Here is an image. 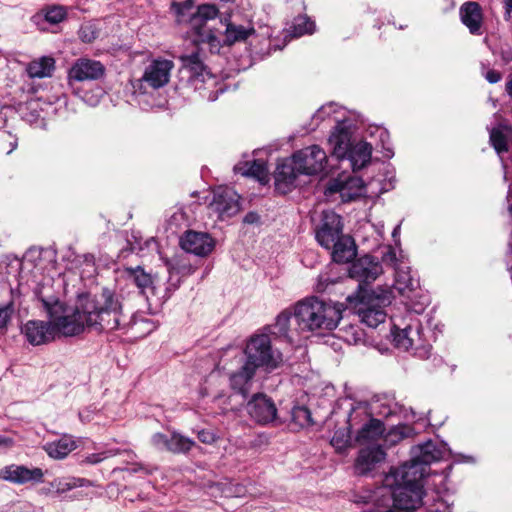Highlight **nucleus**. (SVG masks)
Listing matches in <instances>:
<instances>
[{"instance_id":"obj_1","label":"nucleus","mask_w":512,"mask_h":512,"mask_svg":"<svg viewBox=\"0 0 512 512\" xmlns=\"http://www.w3.org/2000/svg\"><path fill=\"white\" fill-rule=\"evenodd\" d=\"M42 306L50 321L63 336H76L85 327L102 332L126 330L134 324L133 315H126L120 296L112 289L103 287L100 292L78 294L71 313L58 298H41Z\"/></svg>"},{"instance_id":"obj_2","label":"nucleus","mask_w":512,"mask_h":512,"mask_svg":"<svg viewBox=\"0 0 512 512\" xmlns=\"http://www.w3.org/2000/svg\"><path fill=\"white\" fill-rule=\"evenodd\" d=\"M430 444L422 447L421 457L404 463L394 472L395 486L392 489V509L396 512H416L423 504L424 478L428 465L437 459L430 451Z\"/></svg>"},{"instance_id":"obj_3","label":"nucleus","mask_w":512,"mask_h":512,"mask_svg":"<svg viewBox=\"0 0 512 512\" xmlns=\"http://www.w3.org/2000/svg\"><path fill=\"white\" fill-rule=\"evenodd\" d=\"M293 308L299 332L331 331L338 326L345 310L341 303L326 302L315 296L298 301Z\"/></svg>"},{"instance_id":"obj_4","label":"nucleus","mask_w":512,"mask_h":512,"mask_svg":"<svg viewBox=\"0 0 512 512\" xmlns=\"http://www.w3.org/2000/svg\"><path fill=\"white\" fill-rule=\"evenodd\" d=\"M332 154L340 160L347 159L354 172L361 170L370 163L371 144L365 141L355 143L352 132L344 123H338L329 137Z\"/></svg>"},{"instance_id":"obj_5","label":"nucleus","mask_w":512,"mask_h":512,"mask_svg":"<svg viewBox=\"0 0 512 512\" xmlns=\"http://www.w3.org/2000/svg\"><path fill=\"white\" fill-rule=\"evenodd\" d=\"M347 303L356 310L361 321L371 328H376L386 319L384 308L390 304L388 291L376 292L360 286L352 295L346 298Z\"/></svg>"},{"instance_id":"obj_6","label":"nucleus","mask_w":512,"mask_h":512,"mask_svg":"<svg viewBox=\"0 0 512 512\" xmlns=\"http://www.w3.org/2000/svg\"><path fill=\"white\" fill-rule=\"evenodd\" d=\"M244 354L248 365L254 370L262 369L265 372H272L277 369L281 362V353L274 350L271 338L267 333L252 335L246 343Z\"/></svg>"},{"instance_id":"obj_7","label":"nucleus","mask_w":512,"mask_h":512,"mask_svg":"<svg viewBox=\"0 0 512 512\" xmlns=\"http://www.w3.org/2000/svg\"><path fill=\"white\" fill-rule=\"evenodd\" d=\"M174 68V62L164 58L153 59L145 68L142 77L135 80L132 85L136 91L145 93L144 84L153 89H159L170 81V74Z\"/></svg>"},{"instance_id":"obj_8","label":"nucleus","mask_w":512,"mask_h":512,"mask_svg":"<svg viewBox=\"0 0 512 512\" xmlns=\"http://www.w3.org/2000/svg\"><path fill=\"white\" fill-rule=\"evenodd\" d=\"M303 175H317L327 164L326 152L318 145H311L294 152L291 156Z\"/></svg>"},{"instance_id":"obj_9","label":"nucleus","mask_w":512,"mask_h":512,"mask_svg":"<svg viewBox=\"0 0 512 512\" xmlns=\"http://www.w3.org/2000/svg\"><path fill=\"white\" fill-rule=\"evenodd\" d=\"M382 272L383 269L379 260L369 254L352 260V264L348 270L349 277L359 282L358 289L360 286L371 289L370 284L375 281Z\"/></svg>"},{"instance_id":"obj_10","label":"nucleus","mask_w":512,"mask_h":512,"mask_svg":"<svg viewBox=\"0 0 512 512\" xmlns=\"http://www.w3.org/2000/svg\"><path fill=\"white\" fill-rule=\"evenodd\" d=\"M246 411L259 425H269L277 419V408L274 400L265 393H255L246 400Z\"/></svg>"},{"instance_id":"obj_11","label":"nucleus","mask_w":512,"mask_h":512,"mask_svg":"<svg viewBox=\"0 0 512 512\" xmlns=\"http://www.w3.org/2000/svg\"><path fill=\"white\" fill-rule=\"evenodd\" d=\"M343 235L341 216L333 211H323L321 222L315 230L318 244L325 249H330Z\"/></svg>"},{"instance_id":"obj_12","label":"nucleus","mask_w":512,"mask_h":512,"mask_svg":"<svg viewBox=\"0 0 512 512\" xmlns=\"http://www.w3.org/2000/svg\"><path fill=\"white\" fill-rule=\"evenodd\" d=\"M292 157L277 162L273 172L274 189L280 195H286L297 187V178L301 175Z\"/></svg>"},{"instance_id":"obj_13","label":"nucleus","mask_w":512,"mask_h":512,"mask_svg":"<svg viewBox=\"0 0 512 512\" xmlns=\"http://www.w3.org/2000/svg\"><path fill=\"white\" fill-rule=\"evenodd\" d=\"M240 196L231 188L217 187L213 191L210 209L218 214L220 220L235 216L240 211Z\"/></svg>"},{"instance_id":"obj_14","label":"nucleus","mask_w":512,"mask_h":512,"mask_svg":"<svg viewBox=\"0 0 512 512\" xmlns=\"http://www.w3.org/2000/svg\"><path fill=\"white\" fill-rule=\"evenodd\" d=\"M21 333L33 346L48 344L61 334L52 322L43 320H28L21 326Z\"/></svg>"},{"instance_id":"obj_15","label":"nucleus","mask_w":512,"mask_h":512,"mask_svg":"<svg viewBox=\"0 0 512 512\" xmlns=\"http://www.w3.org/2000/svg\"><path fill=\"white\" fill-rule=\"evenodd\" d=\"M180 246L189 253L204 257L213 251L215 241L206 232L188 230L180 237Z\"/></svg>"},{"instance_id":"obj_16","label":"nucleus","mask_w":512,"mask_h":512,"mask_svg":"<svg viewBox=\"0 0 512 512\" xmlns=\"http://www.w3.org/2000/svg\"><path fill=\"white\" fill-rule=\"evenodd\" d=\"M44 473L39 467L32 469L24 465L11 464L0 470V478L18 485L43 482Z\"/></svg>"},{"instance_id":"obj_17","label":"nucleus","mask_w":512,"mask_h":512,"mask_svg":"<svg viewBox=\"0 0 512 512\" xmlns=\"http://www.w3.org/2000/svg\"><path fill=\"white\" fill-rule=\"evenodd\" d=\"M105 66L100 62L88 58L77 59L68 72L70 81L99 80L105 74Z\"/></svg>"},{"instance_id":"obj_18","label":"nucleus","mask_w":512,"mask_h":512,"mask_svg":"<svg viewBox=\"0 0 512 512\" xmlns=\"http://www.w3.org/2000/svg\"><path fill=\"white\" fill-rule=\"evenodd\" d=\"M391 335L396 348L408 351L421 345L422 327L419 322L409 324L403 329L394 325L391 329Z\"/></svg>"},{"instance_id":"obj_19","label":"nucleus","mask_w":512,"mask_h":512,"mask_svg":"<svg viewBox=\"0 0 512 512\" xmlns=\"http://www.w3.org/2000/svg\"><path fill=\"white\" fill-rule=\"evenodd\" d=\"M386 452L380 445H368L360 449L354 468L358 475H367L377 463L385 459Z\"/></svg>"},{"instance_id":"obj_20","label":"nucleus","mask_w":512,"mask_h":512,"mask_svg":"<svg viewBox=\"0 0 512 512\" xmlns=\"http://www.w3.org/2000/svg\"><path fill=\"white\" fill-rule=\"evenodd\" d=\"M256 370L246 364L233 372L229 377V386L235 395L242 397L241 405L245 403L251 391L252 381L256 374Z\"/></svg>"},{"instance_id":"obj_21","label":"nucleus","mask_w":512,"mask_h":512,"mask_svg":"<svg viewBox=\"0 0 512 512\" xmlns=\"http://www.w3.org/2000/svg\"><path fill=\"white\" fill-rule=\"evenodd\" d=\"M461 22L469 29L473 35L482 34L483 11L478 2L468 1L461 5L460 10Z\"/></svg>"},{"instance_id":"obj_22","label":"nucleus","mask_w":512,"mask_h":512,"mask_svg":"<svg viewBox=\"0 0 512 512\" xmlns=\"http://www.w3.org/2000/svg\"><path fill=\"white\" fill-rule=\"evenodd\" d=\"M333 262L337 264L349 263L357 255V246L354 239L349 235H343L335 242V245L328 249Z\"/></svg>"},{"instance_id":"obj_23","label":"nucleus","mask_w":512,"mask_h":512,"mask_svg":"<svg viewBox=\"0 0 512 512\" xmlns=\"http://www.w3.org/2000/svg\"><path fill=\"white\" fill-rule=\"evenodd\" d=\"M126 280L135 285L139 289V293L146 296V291L149 290L153 295L155 294L154 278L151 273H148L141 266L127 267L124 270Z\"/></svg>"},{"instance_id":"obj_24","label":"nucleus","mask_w":512,"mask_h":512,"mask_svg":"<svg viewBox=\"0 0 512 512\" xmlns=\"http://www.w3.org/2000/svg\"><path fill=\"white\" fill-rule=\"evenodd\" d=\"M221 22L225 24L224 40L223 45L232 46L237 42L246 41L251 35L255 34L254 27L246 28L242 25H236L230 21V15L221 19Z\"/></svg>"},{"instance_id":"obj_25","label":"nucleus","mask_w":512,"mask_h":512,"mask_svg":"<svg viewBox=\"0 0 512 512\" xmlns=\"http://www.w3.org/2000/svg\"><path fill=\"white\" fill-rule=\"evenodd\" d=\"M384 432L385 425L383 421L371 417L368 422H366L358 431L355 440L361 445L374 442L381 439L384 435Z\"/></svg>"},{"instance_id":"obj_26","label":"nucleus","mask_w":512,"mask_h":512,"mask_svg":"<svg viewBox=\"0 0 512 512\" xmlns=\"http://www.w3.org/2000/svg\"><path fill=\"white\" fill-rule=\"evenodd\" d=\"M179 59L182 63V67L190 73L191 78H202V80H204V74H208V67L200 57L198 50L189 55H181Z\"/></svg>"},{"instance_id":"obj_27","label":"nucleus","mask_w":512,"mask_h":512,"mask_svg":"<svg viewBox=\"0 0 512 512\" xmlns=\"http://www.w3.org/2000/svg\"><path fill=\"white\" fill-rule=\"evenodd\" d=\"M294 317V308L283 310L275 320V323L264 328L265 333L276 338H289L290 320Z\"/></svg>"},{"instance_id":"obj_28","label":"nucleus","mask_w":512,"mask_h":512,"mask_svg":"<svg viewBox=\"0 0 512 512\" xmlns=\"http://www.w3.org/2000/svg\"><path fill=\"white\" fill-rule=\"evenodd\" d=\"M194 38L192 42L198 47L201 44H208L210 50H219L221 47L220 40L216 36L215 32L211 29L206 28L204 24L193 25Z\"/></svg>"},{"instance_id":"obj_29","label":"nucleus","mask_w":512,"mask_h":512,"mask_svg":"<svg viewBox=\"0 0 512 512\" xmlns=\"http://www.w3.org/2000/svg\"><path fill=\"white\" fill-rule=\"evenodd\" d=\"M76 448V443L69 437H62L58 441L45 446L47 454L54 459H63Z\"/></svg>"},{"instance_id":"obj_30","label":"nucleus","mask_w":512,"mask_h":512,"mask_svg":"<svg viewBox=\"0 0 512 512\" xmlns=\"http://www.w3.org/2000/svg\"><path fill=\"white\" fill-rule=\"evenodd\" d=\"M55 69V60L49 56H43L34 60L28 65V73L33 78H44L51 76Z\"/></svg>"},{"instance_id":"obj_31","label":"nucleus","mask_w":512,"mask_h":512,"mask_svg":"<svg viewBox=\"0 0 512 512\" xmlns=\"http://www.w3.org/2000/svg\"><path fill=\"white\" fill-rule=\"evenodd\" d=\"M243 165L246 167V169L241 172L242 175L253 177L257 179L261 184L268 183L269 171L264 161L257 159L251 162H245Z\"/></svg>"},{"instance_id":"obj_32","label":"nucleus","mask_w":512,"mask_h":512,"mask_svg":"<svg viewBox=\"0 0 512 512\" xmlns=\"http://www.w3.org/2000/svg\"><path fill=\"white\" fill-rule=\"evenodd\" d=\"M315 22L307 15H298L293 19L290 35L294 38L315 32Z\"/></svg>"},{"instance_id":"obj_33","label":"nucleus","mask_w":512,"mask_h":512,"mask_svg":"<svg viewBox=\"0 0 512 512\" xmlns=\"http://www.w3.org/2000/svg\"><path fill=\"white\" fill-rule=\"evenodd\" d=\"M218 8L215 4H201L197 7V11L192 15L191 21L193 25L204 24L210 19H214L218 15Z\"/></svg>"},{"instance_id":"obj_34","label":"nucleus","mask_w":512,"mask_h":512,"mask_svg":"<svg viewBox=\"0 0 512 512\" xmlns=\"http://www.w3.org/2000/svg\"><path fill=\"white\" fill-rule=\"evenodd\" d=\"M195 442L178 433H173L169 438V446L167 451L172 453H187L194 446Z\"/></svg>"},{"instance_id":"obj_35","label":"nucleus","mask_w":512,"mask_h":512,"mask_svg":"<svg viewBox=\"0 0 512 512\" xmlns=\"http://www.w3.org/2000/svg\"><path fill=\"white\" fill-rule=\"evenodd\" d=\"M292 421L300 428L314 425L311 411L306 406H294L291 411Z\"/></svg>"},{"instance_id":"obj_36","label":"nucleus","mask_w":512,"mask_h":512,"mask_svg":"<svg viewBox=\"0 0 512 512\" xmlns=\"http://www.w3.org/2000/svg\"><path fill=\"white\" fill-rule=\"evenodd\" d=\"M490 143L499 155L509 151L507 135L500 128H493L490 131Z\"/></svg>"},{"instance_id":"obj_37","label":"nucleus","mask_w":512,"mask_h":512,"mask_svg":"<svg viewBox=\"0 0 512 512\" xmlns=\"http://www.w3.org/2000/svg\"><path fill=\"white\" fill-rule=\"evenodd\" d=\"M350 428L351 424L349 423V427L347 429H338L334 432L330 444L335 448L337 452H343L350 446Z\"/></svg>"},{"instance_id":"obj_38","label":"nucleus","mask_w":512,"mask_h":512,"mask_svg":"<svg viewBox=\"0 0 512 512\" xmlns=\"http://www.w3.org/2000/svg\"><path fill=\"white\" fill-rule=\"evenodd\" d=\"M67 17V11L64 6L53 5L45 10L44 18L50 24H58L64 21Z\"/></svg>"},{"instance_id":"obj_39","label":"nucleus","mask_w":512,"mask_h":512,"mask_svg":"<svg viewBox=\"0 0 512 512\" xmlns=\"http://www.w3.org/2000/svg\"><path fill=\"white\" fill-rule=\"evenodd\" d=\"M14 313V303L10 301L6 305L0 307V330H7Z\"/></svg>"},{"instance_id":"obj_40","label":"nucleus","mask_w":512,"mask_h":512,"mask_svg":"<svg viewBox=\"0 0 512 512\" xmlns=\"http://www.w3.org/2000/svg\"><path fill=\"white\" fill-rule=\"evenodd\" d=\"M78 36L84 43H92L98 37V31L91 24L82 25L78 31Z\"/></svg>"},{"instance_id":"obj_41","label":"nucleus","mask_w":512,"mask_h":512,"mask_svg":"<svg viewBox=\"0 0 512 512\" xmlns=\"http://www.w3.org/2000/svg\"><path fill=\"white\" fill-rule=\"evenodd\" d=\"M194 6V0H185L183 2H172L171 8L178 16H185Z\"/></svg>"},{"instance_id":"obj_42","label":"nucleus","mask_w":512,"mask_h":512,"mask_svg":"<svg viewBox=\"0 0 512 512\" xmlns=\"http://www.w3.org/2000/svg\"><path fill=\"white\" fill-rule=\"evenodd\" d=\"M50 490H53L56 492V494L60 495L62 493H65V492L71 490V486H70L69 481L55 479L52 482H50Z\"/></svg>"},{"instance_id":"obj_43","label":"nucleus","mask_w":512,"mask_h":512,"mask_svg":"<svg viewBox=\"0 0 512 512\" xmlns=\"http://www.w3.org/2000/svg\"><path fill=\"white\" fill-rule=\"evenodd\" d=\"M169 438L167 435L163 433H155L152 437V443L158 449H168L169 446Z\"/></svg>"},{"instance_id":"obj_44","label":"nucleus","mask_w":512,"mask_h":512,"mask_svg":"<svg viewBox=\"0 0 512 512\" xmlns=\"http://www.w3.org/2000/svg\"><path fill=\"white\" fill-rule=\"evenodd\" d=\"M198 439L204 444H213L217 437L211 430L202 429L198 432Z\"/></svg>"},{"instance_id":"obj_45","label":"nucleus","mask_w":512,"mask_h":512,"mask_svg":"<svg viewBox=\"0 0 512 512\" xmlns=\"http://www.w3.org/2000/svg\"><path fill=\"white\" fill-rule=\"evenodd\" d=\"M243 223L248 225L261 224V216L255 211H250L244 216Z\"/></svg>"},{"instance_id":"obj_46","label":"nucleus","mask_w":512,"mask_h":512,"mask_svg":"<svg viewBox=\"0 0 512 512\" xmlns=\"http://www.w3.org/2000/svg\"><path fill=\"white\" fill-rule=\"evenodd\" d=\"M485 78L489 83L495 84V83H498L502 79V74H501V72H499L495 69H490L487 71Z\"/></svg>"},{"instance_id":"obj_47","label":"nucleus","mask_w":512,"mask_h":512,"mask_svg":"<svg viewBox=\"0 0 512 512\" xmlns=\"http://www.w3.org/2000/svg\"><path fill=\"white\" fill-rule=\"evenodd\" d=\"M71 489L77 488V487H88L92 486V482L85 478H72L70 481Z\"/></svg>"},{"instance_id":"obj_48","label":"nucleus","mask_w":512,"mask_h":512,"mask_svg":"<svg viewBox=\"0 0 512 512\" xmlns=\"http://www.w3.org/2000/svg\"><path fill=\"white\" fill-rule=\"evenodd\" d=\"M382 261L390 264H394L396 262V253L391 247H389L388 251L384 253Z\"/></svg>"},{"instance_id":"obj_49","label":"nucleus","mask_w":512,"mask_h":512,"mask_svg":"<svg viewBox=\"0 0 512 512\" xmlns=\"http://www.w3.org/2000/svg\"><path fill=\"white\" fill-rule=\"evenodd\" d=\"M103 460L101 454L93 453L88 455L82 462L86 464H98Z\"/></svg>"},{"instance_id":"obj_50","label":"nucleus","mask_w":512,"mask_h":512,"mask_svg":"<svg viewBox=\"0 0 512 512\" xmlns=\"http://www.w3.org/2000/svg\"><path fill=\"white\" fill-rule=\"evenodd\" d=\"M14 443L15 442L13 438L0 435V447L10 448L14 445Z\"/></svg>"},{"instance_id":"obj_51","label":"nucleus","mask_w":512,"mask_h":512,"mask_svg":"<svg viewBox=\"0 0 512 512\" xmlns=\"http://www.w3.org/2000/svg\"><path fill=\"white\" fill-rule=\"evenodd\" d=\"M363 512H396L395 509H392L391 507L389 509H386V510H379V509H374V508H371V509H367Z\"/></svg>"},{"instance_id":"obj_52","label":"nucleus","mask_w":512,"mask_h":512,"mask_svg":"<svg viewBox=\"0 0 512 512\" xmlns=\"http://www.w3.org/2000/svg\"><path fill=\"white\" fill-rule=\"evenodd\" d=\"M505 11L508 14L512 12V0H505Z\"/></svg>"},{"instance_id":"obj_53","label":"nucleus","mask_w":512,"mask_h":512,"mask_svg":"<svg viewBox=\"0 0 512 512\" xmlns=\"http://www.w3.org/2000/svg\"><path fill=\"white\" fill-rule=\"evenodd\" d=\"M506 91L509 94V96L512 98V77L506 83Z\"/></svg>"},{"instance_id":"obj_54","label":"nucleus","mask_w":512,"mask_h":512,"mask_svg":"<svg viewBox=\"0 0 512 512\" xmlns=\"http://www.w3.org/2000/svg\"><path fill=\"white\" fill-rule=\"evenodd\" d=\"M340 186H341L340 184H337L335 187H331L330 190L331 191H341Z\"/></svg>"},{"instance_id":"obj_55","label":"nucleus","mask_w":512,"mask_h":512,"mask_svg":"<svg viewBox=\"0 0 512 512\" xmlns=\"http://www.w3.org/2000/svg\"><path fill=\"white\" fill-rule=\"evenodd\" d=\"M508 211H509V213L512 215V203L509 205V207H508Z\"/></svg>"}]
</instances>
